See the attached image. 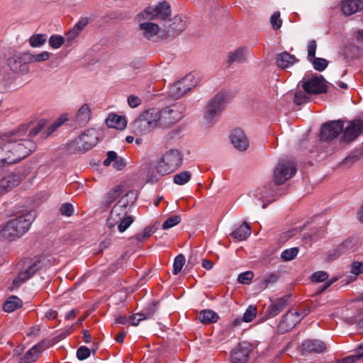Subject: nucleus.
I'll list each match as a JSON object with an SVG mask.
<instances>
[{
	"label": "nucleus",
	"mask_w": 363,
	"mask_h": 363,
	"mask_svg": "<svg viewBox=\"0 0 363 363\" xmlns=\"http://www.w3.org/2000/svg\"><path fill=\"white\" fill-rule=\"evenodd\" d=\"M90 356V350L85 347L81 346L77 351V357L79 360H84Z\"/></svg>",
	"instance_id": "53"
},
{
	"label": "nucleus",
	"mask_w": 363,
	"mask_h": 363,
	"mask_svg": "<svg viewBox=\"0 0 363 363\" xmlns=\"http://www.w3.org/2000/svg\"><path fill=\"white\" fill-rule=\"evenodd\" d=\"M33 220L34 215L31 212H28L9 219V222L18 236L21 238L29 230Z\"/></svg>",
	"instance_id": "9"
},
{
	"label": "nucleus",
	"mask_w": 363,
	"mask_h": 363,
	"mask_svg": "<svg viewBox=\"0 0 363 363\" xmlns=\"http://www.w3.org/2000/svg\"><path fill=\"white\" fill-rule=\"evenodd\" d=\"M140 29L143 31V35L147 39H150L158 33L160 28L156 23L148 22L140 23Z\"/></svg>",
	"instance_id": "31"
},
{
	"label": "nucleus",
	"mask_w": 363,
	"mask_h": 363,
	"mask_svg": "<svg viewBox=\"0 0 363 363\" xmlns=\"http://www.w3.org/2000/svg\"><path fill=\"white\" fill-rule=\"evenodd\" d=\"M311 62H312L314 69L319 72L323 71L328 65V62L325 59L320 57H315Z\"/></svg>",
	"instance_id": "45"
},
{
	"label": "nucleus",
	"mask_w": 363,
	"mask_h": 363,
	"mask_svg": "<svg viewBox=\"0 0 363 363\" xmlns=\"http://www.w3.org/2000/svg\"><path fill=\"white\" fill-rule=\"evenodd\" d=\"M291 296L285 295L272 301L264 311L266 319L272 318L279 315L290 303Z\"/></svg>",
	"instance_id": "15"
},
{
	"label": "nucleus",
	"mask_w": 363,
	"mask_h": 363,
	"mask_svg": "<svg viewBox=\"0 0 363 363\" xmlns=\"http://www.w3.org/2000/svg\"><path fill=\"white\" fill-rule=\"evenodd\" d=\"M298 60L294 55L287 52L279 53L276 57V64L280 69H285L293 65Z\"/></svg>",
	"instance_id": "24"
},
{
	"label": "nucleus",
	"mask_w": 363,
	"mask_h": 363,
	"mask_svg": "<svg viewBox=\"0 0 363 363\" xmlns=\"http://www.w3.org/2000/svg\"><path fill=\"white\" fill-rule=\"evenodd\" d=\"M182 80H185V83L184 85L186 89V91H189L195 87L199 82V79L196 77V74L194 73H190L186 75L182 79Z\"/></svg>",
	"instance_id": "39"
},
{
	"label": "nucleus",
	"mask_w": 363,
	"mask_h": 363,
	"mask_svg": "<svg viewBox=\"0 0 363 363\" xmlns=\"http://www.w3.org/2000/svg\"><path fill=\"white\" fill-rule=\"evenodd\" d=\"M341 9L344 14L352 15L363 9V0H344Z\"/></svg>",
	"instance_id": "20"
},
{
	"label": "nucleus",
	"mask_w": 363,
	"mask_h": 363,
	"mask_svg": "<svg viewBox=\"0 0 363 363\" xmlns=\"http://www.w3.org/2000/svg\"><path fill=\"white\" fill-rule=\"evenodd\" d=\"M133 218L131 216H128L126 218L121 219V220L116 225H118L119 232H124L133 223Z\"/></svg>",
	"instance_id": "47"
},
{
	"label": "nucleus",
	"mask_w": 363,
	"mask_h": 363,
	"mask_svg": "<svg viewBox=\"0 0 363 363\" xmlns=\"http://www.w3.org/2000/svg\"><path fill=\"white\" fill-rule=\"evenodd\" d=\"M143 15L148 20L160 19L165 21L171 16V7L167 1L159 3L156 6H148Z\"/></svg>",
	"instance_id": "10"
},
{
	"label": "nucleus",
	"mask_w": 363,
	"mask_h": 363,
	"mask_svg": "<svg viewBox=\"0 0 363 363\" xmlns=\"http://www.w3.org/2000/svg\"><path fill=\"white\" fill-rule=\"evenodd\" d=\"M99 142V133L96 129L86 130L79 137L75 138L70 144L69 149L74 152H84Z\"/></svg>",
	"instance_id": "7"
},
{
	"label": "nucleus",
	"mask_w": 363,
	"mask_h": 363,
	"mask_svg": "<svg viewBox=\"0 0 363 363\" xmlns=\"http://www.w3.org/2000/svg\"><path fill=\"white\" fill-rule=\"evenodd\" d=\"M254 274L251 271H247L240 274L238 276V281L242 284H248L253 279Z\"/></svg>",
	"instance_id": "50"
},
{
	"label": "nucleus",
	"mask_w": 363,
	"mask_h": 363,
	"mask_svg": "<svg viewBox=\"0 0 363 363\" xmlns=\"http://www.w3.org/2000/svg\"><path fill=\"white\" fill-rule=\"evenodd\" d=\"M185 264V257L182 254L177 255L174 260L173 274L177 275L182 269Z\"/></svg>",
	"instance_id": "41"
},
{
	"label": "nucleus",
	"mask_w": 363,
	"mask_h": 363,
	"mask_svg": "<svg viewBox=\"0 0 363 363\" xmlns=\"http://www.w3.org/2000/svg\"><path fill=\"white\" fill-rule=\"evenodd\" d=\"M153 233L152 227H147L145 228L144 231L142 233H138L135 235V238L140 242H142L146 239H147Z\"/></svg>",
	"instance_id": "52"
},
{
	"label": "nucleus",
	"mask_w": 363,
	"mask_h": 363,
	"mask_svg": "<svg viewBox=\"0 0 363 363\" xmlns=\"http://www.w3.org/2000/svg\"><path fill=\"white\" fill-rule=\"evenodd\" d=\"M60 212L62 215L66 216H71L74 212V208L71 203H63L60 207Z\"/></svg>",
	"instance_id": "58"
},
{
	"label": "nucleus",
	"mask_w": 363,
	"mask_h": 363,
	"mask_svg": "<svg viewBox=\"0 0 363 363\" xmlns=\"http://www.w3.org/2000/svg\"><path fill=\"white\" fill-rule=\"evenodd\" d=\"M251 233L250 226L247 223H244L232 232L231 236L235 240L242 241L247 239L251 235Z\"/></svg>",
	"instance_id": "28"
},
{
	"label": "nucleus",
	"mask_w": 363,
	"mask_h": 363,
	"mask_svg": "<svg viewBox=\"0 0 363 363\" xmlns=\"http://www.w3.org/2000/svg\"><path fill=\"white\" fill-rule=\"evenodd\" d=\"M106 123L108 128L118 130H123L127 125L125 118L116 113H110L106 120Z\"/></svg>",
	"instance_id": "26"
},
{
	"label": "nucleus",
	"mask_w": 363,
	"mask_h": 363,
	"mask_svg": "<svg viewBox=\"0 0 363 363\" xmlns=\"http://www.w3.org/2000/svg\"><path fill=\"white\" fill-rule=\"evenodd\" d=\"M50 56V53L47 51H43L39 54L35 55V57H33L34 60H35V62H42L47 61Z\"/></svg>",
	"instance_id": "62"
},
{
	"label": "nucleus",
	"mask_w": 363,
	"mask_h": 363,
	"mask_svg": "<svg viewBox=\"0 0 363 363\" xmlns=\"http://www.w3.org/2000/svg\"><path fill=\"white\" fill-rule=\"evenodd\" d=\"M33 276V275L32 274V273H30V270H28V268H26V269H24L23 271H21L18 273L17 277H16L13 281V283H12L13 288L16 289V288L19 287V286L22 283L25 282L26 281L29 279Z\"/></svg>",
	"instance_id": "36"
},
{
	"label": "nucleus",
	"mask_w": 363,
	"mask_h": 363,
	"mask_svg": "<svg viewBox=\"0 0 363 363\" xmlns=\"http://www.w3.org/2000/svg\"><path fill=\"white\" fill-rule=\"evenodd\" d=\"M141 102L142 101L140 98L135 95H130L128 98V104L131 108L138 107L141 104Z\"/></svg>",
	"instance_id": "61"
},
{
	"label": "nucleus",
	"mask_w": 363,
	"mask_h": 363,
	"mask_svg": "<svg viewBox=\"0 0 363 363\" xmlns=\"http://www.w3.org/2000/svg\"><path fill=\"white\" fill-rule=\"evenodd\" d=\"M357 243V240L354 237H350L339 245L334 251L335 257H338L347 251L352 250Z\"/></svg>",
	"instance_id": "27"
},
{
	"label": "nucleus",
	"mask_w": 363,
	"mask_h": 363,
	"mask_svg": "<svg viewBox=\"0 0 363 363\" xmlns=\"http://www.w3.org/2000/svg\"><path fill=\"white\" fill-rule=\"evenodd\" d=\"M183 117L182 111L177 106L157 108V126L160 128L168 129L180 121Z\"/></svg>",
	"instance_id": "6"
},
{
	"label": "nucleus",
	"mask_w": 363,
	"mask_h": 363,
	"mask_svg": "<svg viewBox=\"0 0 363 363\" xmlns=\"http://www.w3.org/2000/svg\"><path fill=\"white\" fill-rule=\"evenodd\" d=\"M123 192V186L121 185L116 186L108 191L106 195V202L110 205L115 201Z\"/></svg>",
	"instance_id": "37"
},
{
	"label": "nucleus",
	"mask_w": 363,
	"mask_h": 363,
	"mask_svg": "<svg viewBox=\"0 0 363 363\" xmlns=\"http://www.w3.org/2000/svg\"><path fill=\"white\" fill-rule=\"evenodd\" d=\"M46 121L41 119L38 124L29 129L27 124L22 125L16 130L4 133L0 136V167L16 164L29 156L37 148L32 140L45 128Z\"/></svg>",
	"instance_id": "1"
},
{
	"label": "nucleus",
	"mask_w": 363,
	"mask_h": 363,
	"mask_svg": "<svg viewBox=\"0 0 363 363\" xmlns=\"http://www.w3.org/2000/svg\"><path fill=\"white\" fill-rule=\"evenodd\" d=\"M35 55L29 52L21 53V57L23 64L35 62V60L33 59Z\"/></svg>",
	"instance_id": "63"
},
{
	"label": "nucleus",
	"mask_w": 363,
	"mask_h": 363,
	"mask_svg": "<svg viewBox=\"0 0 363 363\" xmlns=\"http://www.w3.org/2000/svg\"><path fill=\"white\" fill-rule=\"evenodd\" d=\"M308 97L303 91H297L294 94V102L297 105H301L308 101Z\"/></svg>",
	"instance_id": "54"
},
{
	"label": "nucleus",
	"mask_w": 363,
	"mask_h": 363,
	"mask_svg": "<svg viewBox=\"0 0 363 363\" xmlns=\"http://www.w3.org/2000/svg\"><path fill=\"white\" fill-rule=\"evenodd\" d=\"M155 314L153 308H149L143 313H135L129 317L133 325H138L140 321L152 318Z\"/></svg>",
	"instance_id": "32"
},
{
	"label": "nucleus",
	"mask_w": 363,
	"mask_h": 363,
	"mask_svg": "<svg viewBox=\"0 0 363 363\" xmlns=\"http://www.w3.org/2000/svg\"><path fill=\"white\" fill-rule=\"evenodd\" d=\"M21 177L17 174H11L0 179V194L7 192L21 182Z\"/></svg>",
	"instance_id": "18"
},
{
	"label": "nucleus",
	"mask_w": 363,
	"mask_h": 363,
	"mask_svg": "<svg viewBox=\"0 0 363 363\" xmlns=\"http://www.w3.org/2000/svg\"><path fill=\"white\" fill-rule=\"evenodd\" d=\"M363 133V121L354 119L348 123L343 132L342 140L345 143H351Z\"/></svg>",
	"instance_id": "14"
},
{
	"label": "nucleus",
	"mask_w": 363,
	"mask_h": 363,
	"mask_svg": "<svg viewBox=\"0 0 363 363\" xmlns=\"http://www.w3.org/2000/svg\"><path fill=\"white\" fill-rule=\"evenodd\" d=\"M89 22V19L88 18H83L80 21H79L74 26V27L67 33V39L68 40H73L88 25Z\"/></svg>",
	"instance_id": "29"
},
{
	"label": "nucleus",
	"mask_w": 363,
	"mask_h": 363,
	"mask_svg": "<svg viewBox=\"0 0 363 363\" xmlns=\"http://www.w3.org/2000/svg\"><path fill=\"white\" fill-rule=\"evenodd\" d=\"M298 248L292 247L284 250L281 255V257L284 261H291L294 259L298 255Z\"/></svg>",
	"instance_id": "44"
},
{
	"label": "nucleus",
	"mask_w": 363,
	"mask_h": 363,
	"mask_svg": "<svg viewBox=\"0 0 363 363\" xmlns=\"http://www.w3.org/2000/svg\"><path fill=\"white\" fill-rule=\"evenodd\" d=\"M344 124L342 121H330L325 123L320 129V139L322 141H331L343 130Z\"/></svg>",
	"instance_id": "12"
},
{
	"label": "nucleus",
	"mask_w": 363,
	"mask_h": 363,
	"mask_svg": "<svg viewBox=\"0 0 363 363\" xmlns=\"http://www.w3.org/2000/svg\"><path fill=\"white\" fill-rule=\"evenodd\" d=\"M46 35L44 34H36L30 37L29 42L32 47L39 48L46 42Z\"/></svg>",
	"instance_id": "42"
},
{
	"label": "nucleus",
	"mask_w": 363,
	"mask_h": 363,
	"mask_svg": "<svg viewBox=\"0 0 363 363\" xmlns=\"http://www.w3.org/2000/svg\"><path fill=\"white\" fill-rule=\"evenodd\" d=\"M351 272L355 276L363 273V262H354L351 266Z\"/></svg>",
	"instance_id": "59"
},
{
	"label": "nucleus",
	"mask_w": 363,
	"mask_h": 363,
	"mask_svg": "<svg viewBox=\"0 0 363 363\" xmlns=\"http://www.w3.org/2000/svg\"><path fill=\"white\" fill-rule=\"evenodd\" d=\"M157 108H149L142 112L131 123L132 130L135 134L148 133L157 126Z\"/></svg>",
	"instance_id": "4"
},
{
	"label": "nucleus",
	"mask_w": 363,
	"mask_h": 363,
	"mask_svg": "<svg viewBox=\"0 0 363 363\" xmlns=\"http://www.w3.org/2000/svg\"><path fill=\"white\" fill-rule=\"evenodd\" d=\"M118 155L114 151H108L107 152V157L104 161V165L106 167H108L111 164L112 162H115V160L117 159Z\"/></svg>",
	"instance_id": "60"
},
{
	"label": "nucleus",
	"mask_w": 363,
	"mask_h": 363,
	"mask_svg": "<svg viewBox=\"0 0 363 363\" xmlns=\"http://www.w3.org/2000/svg\"><path fill=\"white\" fill-rule=\"evenodd\" d=\"M23 305L22 301L17 296H13L10 297L4 304V311L11 313L21 308Z\"/></svg>",
	"instance_id": "33"
},
{
	"label": "nucleus",
	"mask_w": 363,
	"mask_h": 363,
	"mask_svg": "<svg viewBox=\"0 0 363 363\" xmlns=\"http://www.w3.org/2000/svg\"><path fill=\"white\" fill-rule=\"evenodd\" d=\"M0 235L2 239L6 242H13L21 238L9 220L0 227Z\"/></svg>",
	"instance_id": "23"
},
{
	"label": "nucleus",
	"mask_w": 363,
	"mask_h": 363,
	"mask_svg": "<svg viewBox=\"0 0 363 363\" xmlns=\"http://www.w3.org/2000/svg\"><path fill=\"white\" fill-rule=\"evenodd\" d=\"M257 308L255 306L250 305L246 309L242 320L246 323L251 322L257 315Z\"/></svg>",
	"instance_id": "43"
},
{
	"label": "nucleus",
	"mask_w": 363,
	"mask_h": 363,
	"mask_svg": "<svg viewBox=\"0 0 363 363\" xmlns=\"http://www.w3.org/2000/svg\"><path fill=\"white\" fill-rule=\"evenodd\" d=\"M183 162V155L177 149L166 152L158 162L156 174L154 169L147 172V179L152 183L157 182L162 176L169 174L177 169Z\"/></svg>",
	"instance_id": "2"
},
{
	"label": "nucleus",
	"mask_w": 363,
	"mask_h": 363,
	"mask_svg": "<svg viewBox=\"0 0 363 363\" xmlns=\"http://www.w3.org/2000/svg\"><path fill=\"white\" fill-rule=\"evenodd\" d=\"M301 314L296 309L291 308L282 317L277 330L280 333H285L293 329L301 320Z\"/></svg>",
	"instance_id": "13"
},
{
	"label": "nucleus",
	"mask_w": 363,
	"mask_h": 363,
	"mask_svg": "<svg viewBox=\"0 0 363 363\" xmlns=\"http://www.w3.org/2000/svg\"><path fill=\"white\" fill-rule=\"evenodd\" d=\"M168 26L166 31L172 35L179 34L186 28V21L181 16H175L167 21Z\"/></svg>",
	"instance_id": "22"
},
{
	"label": "nucleus",
	"mask_w": 363,
	"mask_h": 363,
	"mask_svg": "<svg viewBox=\"0 0 363 363\" xmlns=\"http://www.w3.org/2000/svg\"><path fill=\"white\" fill-rule=\"evenodd\" d=\"M360 158L357 154H351L345 157L341 162V165L350 167L353 163L357 161Z\"/></svg>",
	"instance_id": "56"
},
{
	"label": "nucleus",
	"mask_w": 363,
	"mask_h": 363,
	"mask_svg": "<svg viewBox=\"0 0 363 363\" xmlns=\"http://www.w3.org/2000/svg\"><path fill=\"white\" fill-rule=\"evenodd\" d=\"M64 43V38L60 35H52L49 39L50 45L55 49L59 48Z\"/></svg>",
	"instance_id": "51"
},
{
	"label": "nucleus",
	"mask_w": 363,
	"mask_h": 363,
	"mask_svg": "<svg viewBox=\"0 0 363 363\" xmlns=\"http://www.w3.org/2000/svg\"><path fill=\"white\" fill-rule=\"evenodd\" d=\"M191 174L189 171H184L174 176V182L178 185H184L190 181Z\"/></svg>",
	"instance_id": "40"
},
{
	"label": "nucleus",
	"mask_w": 363,
	"mask_h": 363,
	"mask_svg": "<svg viewBox=\"0 0 363 363\" xmlns=\"http://www.w3.org/2000/svg\"><path fill=\"white\" fill-rule=\"evenodd\" d=\"M317 44L315 40H311L308 45V59L309 61H312L313 59L315 58V50Z\"/></svg>",
	"instance_id": "57"
},
{
	"label": "nucleus",
	"mask_w": 363,
	"mask_h": 363,
	"mask_svg": "<svg viewBox=\"0 0 363 363\" xmlns=\"http://www.w3.org/2000/svg\"><path fill=\"white\" fill-rule=\"evenodd\" d=\"M296 172V166L294 161L280 160L274 170V181L277 185H281Z\"/></svg>",
	"instance_id": "8"
},
{
	"label": "nucleus",
	"mask_w": 363,
	"mask_h": 363,
	"mask_svg": "<svg viewBox=\"0 0 363 363\" xmlns=\"http://www.w3.org/2000/svg\"><path fill=\"white\" fill-rule=\"evenodd\" d=\"M270 23L274 30L279 29L282 26V20L280 18V12H274L270 18Z\"/></svg>",
	"instance_id": "46"
},
{
	"label": "nucleus",
	"mask_w": 363,
	"mask_h": 363,
	"mask_svg": "<svg viewBox=\"0 0 363 363\" xmlns=\"http://www.w3.org/2000/svg\"><path fill=\"white\" fill-rule=\"evenodd\" d=\"M247 49L245 47L239 48L233 52H230L228 55L227 63L230 66L234 62L242 63L247 60L246 55Z\"/></svg>",
	"instance_id": "25"
},
{
	"label": "nucleus",
	"mask_w": 363,
	"mask_h": 363,
	"mask_svg": "<svg viewBox=\"0 0 363 363\" xmlns=\"http://www.w3.org/2000/svg\"><path fill=\"white\" fill-rule=\"evenodd\" d=\"M181 218L179 216H173L168 218L162 224L163 229H169L179 224Z\"/></svg>",
	"instance_id": "48"
},
{
	"label": "nucleus",
	"mask_w": 363,
	"mask_h": 363,
	"mask_svg": "<svg viewBox=\"0 0 363 363\" xmlns=\"http://www.w3.org/2000/svg\"><path fill=\"white\" fill-rule=\"evenodd\" d=\"M325 350V344L319 340H306L301 345V350L303 354L321 353Z\"/></svg>",
	"instance_id": "19"
},
{
	"label": "nucleus",
	"mask_w": 363,
	"mask_h": 363,
	"mask_svg": "<svg viewBox=\"0 0 363 363\" xmlns=\"http://www.w3.org/2000/svg\"><path fill=\"white\" fill-rule=\"evenodd\" d=\"M328 278V274L324 271H318L313 274L312 275V281L316 282H323L327 280Z\"/></svg>",
	"instance_id": "55"
},
{
	"label": "nucleus",
	"mask_w": 363,
	"mask_h": 363,
	"mask_svg": "<svg viewBox=\"0 0 363 363\" xmlns=\"http://www.w3.org/2000/svg\"><path fill=\"white\" fill-rule=\"evenodd\" d=\"M218 318V314L211 310H203L199 315L200 321L205 324L216 323Z\"/></svg>",
	"instance_id": "34"
},
{
	"label": "nucleus",
	"mask_w": 363,
	"mask_h": 363,
	"mask_svg": "<svg viewBox=\"0 0 363 363\" xmlns=\"http://www.w3.org/2000/svg\"><path fill=\"white\" fill-rule=\"evenodd\" d=\"M40 354L34 347H32L27 352L20 358L19 363H31L36 361Z\"/></svg>",
	"instance_id": "38"
},
{
	"label": "nucleus",
	"mask_w": 363,
	"mask_h": 363,
	"mask_svg": "<svg viewBox=\"0 0 363 363\" xmlns=\"http://www.w3.org/2000/svg\"><path fill=\"white\" fill-rule=\"evenodd\" d=\"M184 83H185V80H179L172 84L169 88V94L171 96L175 99H179L182 97L186 92V89Z\"/></svg>",
	"instance_id": "30"
},
{
	"label": "nucleus",
	"mask_w": 363,
	"mask_h": 363,
	"mask_svg": "<svg viewBox=\"0 0 363 363\" xmlns=\"http://www.w3.org/2000/svg\"><path fill=\"white\" fill-rule=\"evenodd\" d=\"M43 267L42 260L40 259H37L34 262H28V265L27 268L30 270V273L34 275L36 272L40 270Z\"/></svg>",
	"instance_id": "49"
},
{
	"label": "nucleus",
	"mask_w": 363,
	"mask_h": 363,
	"mask_svg": "<svg viewBox=\"0 0 363 363\" xmlns=\"http://www.w3.org/2000/svg\"><path fill=\"white\" fill-rule=\"evenodd\" d=\"M58 128L54 123L50 125L46 130L42 133V137L46 138L50 136Z\"/></svg>",
	"instance_id": "64"
},
{
	"label": "nucleus",
	"mask_w": 363,
	"mask_h": 363,
	"mask_svg": "<svg viewBox=\"0 0 363 363\" xmlns=\"http://www.w3.org/2000/svg\"><path fill=\"white\" fill-rule=\"evenodd\" d=\"M23 60L21 57V53L14 54L13 56L7 59V65L14 72L21 71Z\"/></svg>",
	"instance_id": "35"
},
{
	"label": "nucleus",
	"mask_w": 363,
	"mask_h": 363,
	"mask_svg": "<svg viewBox=\"0 0 363 363\" xmlns=\"http://www.w3.org/2000/svg\"><path fill=\"white\" fill-rule=\"evenodd\" d=\"M91 118V110L87 104L81 106L74 118V125L82 127L85 125Z\"/></svg>",
	"instance_id": "21"
},
{
	"label": "nucleus",
	"mask_w": 363,
	"mask_h": 363,
	"mask_svg": "<svg viewBox=\"0 0 363 363\" xmlns=\"http://www.w3.org/2000/svg\"><path fill=\"white\" fill-rule=\"evenodd\" d=\"M230 141L234 147L239 151H245L249 146V141L242 130L235 129L230 135Z\"/></svg>",
	"instance_id": "17"
},
{
	"label": "nucleus",
	"mask_w": 363,
	"mask_h": 363,
	"mask_svg": "<svg viewBox=\"0 0 363 363\" xmlns=\"http://www.w3.org/2000/svg\"><path fill=\"white\" fill-rule=\"evenodd\" d=\"M136 193L130 191L118 201L111 209L110 216L107 220L106 225L109 228L115 227L121 219L126 218L129 208L136 200Z\"/></svg>",
	"instance_id": "3"
},
{
	"label": "nucleus",
	"mask_w": 363,
	"mask_h": 363,
	"mask_svg": "<svg viewBox=\"0 0 363 363\" xmlns=\"http://www.w3.org/2000/svg\"><path fill=\"white\" fill-rule=\"evenodd\" d=\"M229 101V94L225 91H220L208 102L203 116L208 125H212L214 121L221 114Z\"/></svg>",
	"instance_id": "5"
},
{
	"label": "nucleus",
	"mask_w": 363,
	"mask_h": 363,
	"mask_svg": "<svg viewBox=\"0 0 363 363\" xmlns=\"http://www.w3.org/2000/svg\"><path fill=\"white\" fill-rule=\"evenodd\" d=\"M251 351V345L248 342H242L239 343L237 347L231 352V362L246 363Z\"/></svg>",
	"instance_id": "16"
},
{
	"label": "nucleus",
	"mask_w": 363,
	"mask_h": 363,
	"mask_svg": "<svg viewBox=\"0 0 363 363\" xmlns=\"http://www.w3.org/2000/svg\"><path fill=\"white\" fill-rule=\"evenodd\" d=\"M302 83V87L308 94H320L328 91L327 82L322 75L313 77Z\"/></svg>",
	"instance_id": "11"
}]
</instances>
